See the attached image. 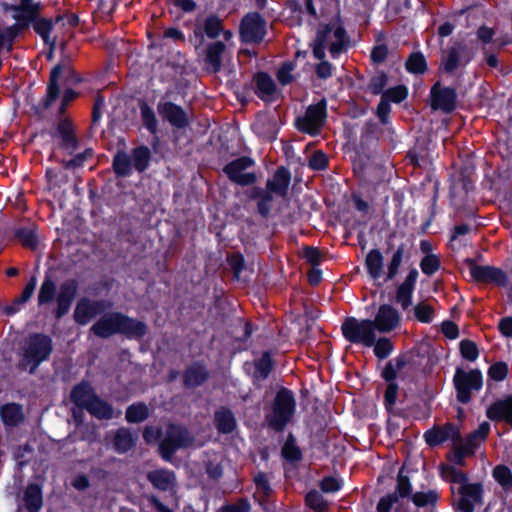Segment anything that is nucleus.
<instances>
[{
  "mask_svg": "<svg viewBox=\"0 0 512 512\" xmlns=\"http://www.w3.org/2000/svg\"><path fill=\"white\" fill-rule=\"evenodd\" d=\"M40 5L33 0H19L15 4H0V10L5 19H12L15 21L13 25L19 30L29 23L34 22V30L39 34L44 41L48 42L49 33L52 29V24L47 19H37Z\"/></svg>",
  "mask_w": 512,
  "mask_h": 512,
  "instance_id": "1",
  "label": "nucleus"
},
{
  "mask_svg": "<svg viewBox=\"0 0 512 512\" xmlns=\"http://www.w3.org/2000/svg\"><path fill=\"white\" fill-rule=\"evenodd\" d=\"M91 331L101 338L114 334H124L127 337H141L146 332L144 323L131 319L121 313L103 315L93 326Z\"/></svg>",
  "mask_w": 512,
  "mask_h": 512,
  "instance_id": "2",
  "label": "nucleus"
},
{
  "mask_svg": "<svg viewBox=\"0 0 512 512\" xmlns=\"http://www.w3.org/2000/svg\"><path fill=\"white\" fill-rule=\"evenodd\" d=\"M78 283L69 279L61 283L59 289H56L54 281L50 278H45L42 282L38 293L39 305L48 304L56 301L55 316L61 318L68 313L71 304L77 294Z\"/></svg>",
  "mask_w": 512,
  "mask_h": 512,
  "instance_id": "3",
  "label": "nucleus"
},
{
  "mask_svg": "<svg viewBox=\"0 0 512 512\" xmlns=\"http://www.w3.org/2000/svg\"><path fill=\"white\" fill-rule=\"evenodd\" d=\"M143 438L148 445H159V448H182L190 444L188 431L179 425L170 424L165 432L155 425L145 427Z\"/></svg>",
  "mask_w": 512,
  "mask_h": 512,
  "instance_id": "4",
  "label": "nucleus"
},
{
  "mask_svg": "<svg viewBox=\"0 0 512 512\" xmlns=\"http://www.w3.org/2000/svg\"><path fill=\"white\" fill-rule=\"evenodd\" d=\"M403 247L400 246L393 253L387 266V272L384 271V258L378 249H372L368 252L365 259V267L369 276L374 281L387 282L395 278L403 259Z\"/></svg>",
  "mask_w": 512,
  "mask_h": 512,
  "instance_id": "5",
  "label": "nucleus"
},
{
  "mask_svg": "<svg viewBox=\"0 0 512 512\" xmlns=\"http://www.w3.org/2000/svg\"><path fill=\"white\" fill-rule=\"evenodd\" d=\"M346 44L345 31L339 25L333 24L318 30L314 42V56L321 60L325 56V50H329L332 57H337Z\"/></svg>",
  "mask_w": 512,
  "mask_h": 512,
  "instance_id": "6",
  "label": "nucleus"
},
{
  "mask_svg": "<svg viewBox=\"0 0 512 512\" xmlns=\"http://www.w3.org/2000/svg\"><path fill=\"white\" fill-rule=\"evenodd\" d=\"M52 352L51 338L43 334L31 335L24 347L21 359V366L34 373L40 363L47 360Z\"/></svg>",
  "mask_w": 512,
  "mask_h": 512,
  "instance_id": "7",
  "label": "nucleus"
},
{
  "mask_svg": "<svg viewBox=\"0 0 512 512\" xmlns=\"http://www.w3.org/2000/svg\"><path fill=\"white\" fill-rule=\"evenodd\" d=\"M344 338L350 343L372 347L375 344L377 329L375 323L369 319L349 317L341 326Z\"/></svg>",
  "mask_w": 512,
  "mask_h": 512,
  "instance_id": "8",
  "label": "nucleus"
},
{
  "mask_svg": "<svg viewBox=\"0 0 512 512\" xmlns=\"http://www.w3.org/2000/svg\"><path fill=\"white\" fill-rule=\"evenodd\" d=\"M294 410L293 395L287 389H282L277 393L272 410L266 416V421L274 430H282L292 418Z\"/></svg>",
  "mask_w": 512,
  "mask_h": 512,
  "instance_id": "9",
  "label": "nucleus"
},
{
  "mask_svg": "<svg viewBox=\"0 0 512 512\" xmlns=\"http://www.w3.org/2000/svg\"><path fill=\"white\" fill-rule=\"evenodd\" d=\"M451 481L460 484L458 507L462 512H473L481 502L482 488L479 484L466 483V477L461 471L451 469Z\"/></svg>",
  "mask_w": 512,
  "mask_h": 512,
  "instance_id": "10",
  "label": "nucleus"
},
{
  "mask_svg": "<svg viewBox=\"0 0 512 512\" xmlns=\"http://www.w3.org/2000/svg\"><path fill=\"white\" fill-rule=\"evenodd\" d=\"M453 380L457 391V399L462 403L469 402L471 393L480 390L482 387V375L479 370L466 372L458 368Z\"/></svg>",
  "mask_w": 512,
  "mask_h": 512,
  "instance_id": "11",
  "label": "nucleus"
},
{
  "mask_svg": "<svg viewBox=\"0 0 512 512\" xmlns=\"http://www.w3.org/2000/svg\"><path fill=\"white\" fill-rule=\"evenodd\" d=\"M325 118L326 101L321 100L317 104L309 106L305 114L296 119L295 124L298 130L314 135L319 132Z\"/></svg>",
  "mask_w": 512,
  "mask_h": 512,
  "instance_id": "12",
  "label": "nucleus"
},
{
  "mask_svg": "<svg viewBox=\"0 0 512 512\" xmlns=\"http://www.w3.org/2000/svg\"><path fill=\"white\" fill-rule=\"evenodd\" d=\"M240 33L245 42H260L265 36V22L258 13H250L243 18Z\"/></svg>",
  "mask_w": 512,
  "mask_h": 512,
  "instance_id": "13",
  "label": "nucleus"
},
{
  "mask_svg": "<svg viewBox=\"0 0 512 512\" xmlns=\"http://www.w3.org/2000/svg\"><path fill=\"white\" fill-rule=\"evenodd\" d=\"M252 165L253 161L250 158L241 157L226 165L224 171L233 182L239 185H249L256 180L253 173L245 172Z\"/></svg>",
  "mask_w": 512,
  "mask_h": 512,
  "instance_id": "14",
  "label": "nucleus"
},
{
  "mask_svg": "<svg viewBox=\"0 0 512 512\" xmlns=\"http://www.w3.org/2000/svg\"><path fill=\"white\" fill-rule=\"evenodd\" d=\"M456 97L454 89L445 88L436 83L431 88V107L434 110L451 112L455 108Z\"/></svg>",
  "mask_w": 512,
  "mask_h": 512,
  "instance_id": "15",
  "label": "nucleus"
},
{
  "mask_svg": "<svg viewBox=\"0 0 512 512\" xmlns=\"http://www.w3.org/2000/svg\"><path fill=\"white\" fill-rule=\"evenodd\" d=\"M468 268L471 278L475 281L495 283L498 285H504L506 283V275L500 269L491 266H480L472 261H469Z\"/></svg>",
  "mask_w": 512,
  "mask_h": 512,
  "instance_id": "16",
  "label": "nucleus"
},
{
  "mask_svg": "<svg viewBox=\"0 0 512 512\" xmlns=\"http://www.w3.org/2000/svg\"><path fill=\"white\" fill-rule=\"evenodd\" d=\"M159 115L176 128H184L188 125V114L178 105L172 102H159L157 106Z\"/></svg>",
  "mask_w": 512,
  "mask_h": 512,
  "instance_id": "17",
  "label": "nucleus"
},
{
  "mask_svg": "<svg viewBox=\"0 0 512 512\" xmlns=\"http://www.w3.org/2000/svg\"><path fill=\"white\" fill-rule=\"evenodd\" d=\"M372 321L379 333H388L398 326L400 316L395 308L385 304L379 307L375 319Z\"/></svg>",
  "mask_w": 512,
  "mask_h": 512,
  "instance_id": "18",
  "label": "nucleus"
},
{
  "mask_svg": "<svg viewBox=\"0 0 512 512\" xmlns=\"http://www.w3.org/2000/svg\"><path fill=\"white\" fill-rule=\"evenodd\" d=\"M106 308L103 301H91L81 299L75 308L74 319L80 325H86L92 318L100 314Z\"/></svg>",
  "mask_w": 512,
  "mask_h": 512,
  "instance_id": "19",
  "label": "nucleus"
},
{
  "mask_svg": "<svg viewBox=\"0 0 512 512\" xmlns=\"http://www.w3.org/2000/svg\"><path fill=\"white\" fill-rule=\"evenodd\" d=\"M471 60L464 45L458 44L451 47L442 57V66L446 72H452L460 65H465Z\"/></svg>",
  "mask_w": 512,
  "mask_h": 512,
  "instance_id": "20",
  "label": "nucleus"
},
{
  "mask_svg": "<svg viewBox=\"0 0 512 512\" xmlns=\"http://www.w3.org/2000/svg\"><path fill=\"white\" fill-rule=\"evenodd\" d=\"M291 180L290 172L284 167H280L276 170L273 177L267 181L266 194L272 196L284 197L287 193Z\"/></svg>",
  "mask_w": 512,
  "mask_h": 512,
  "instance_id": "21",
  "label": "nucleus"
},
{
  "mask_svg": "<svg viewBox=\"0 0 512 512\" xmlns=\"http://www.w3.org/2000/svg\"><path fill=\"white\" fill-rule=\"evenodd\" d=\"M424 437L429 446H438L445 443L447 440L458 439L459 432L454 425L446 424L443 427H434L428 430Z\"/></svg>",
  "mask_w": 512,
  "mask_h": 512,
  "instance_id": "22",
  "label": "nucleus"
},
{
  "mask_svg": "<svg viewBox=\"0 0 512 512\" xmlns=\"http://www.w3.org/2000/svg\"><path fill=\"white\" fill-rule=\"evenodd\" d=\"M225 49L226 46L221 41L211 43L207 46L204 62L208 71L216 73L221 69Z\"/></svg>",
  "mask_w": 512,
  "mask_h": 512,
  "instance_id": "23",
  "label": "nucleus"
},
{
  "mask_svg": "<svg viewBox=\"0 0 512 512\" xmlns=\"http://www.w3.org/2000/svg\"><path fill=\"white\" fill-rule=\"evenodd\" d=\"M487 417L495 421L512 423V397H506L493 403L487 409Z\"/></svg>",
  "mask_w": 512,
  "mask_h": 512,
  "instance_id": "24",
  "label": "nucleus"
},
{
  "mask_svg": "<svg viewBox=\"0 0 512 512\" xmlns=\"http://www.w3.org/2000/svg\"><path fill=\"white\" fill-rule=\"evenodd\" d=\"M417 277V270H411L397 290L396 300L403 309H407L412 303V294Z\"/></svg>",
  "mask_w": 512,
  "mask_h": 512,
  "instance_id": "25",
  "label": "nucleus"
},
{
  "mask_svg": "<svg viewBox=\"0 0 512 512\" xmlns=\"http://www.w3.org/2000/svg\"><path fill=\"white\" fill-rule=\"evenodd\" d=\"M0 417L6 426H16L24 420L22 406L16 403H8L0 408Z\"/></svg>",
  "mask_w": 512,
  "mask_h": 512,
  "instance_id": "26",
  "label": "nucleus"
},
{
  "mask_svg": "<svg viewBox=\"0 0 512 512\" xmlns=\"http://www.w3.org/2000/svg\"><path fill=\"white\" fill-rule=\"evenodd\" d=\"M96 397L92 387L87 383H81L75 386L71 392V400L75 405L86 408L87 405Z\"/></svg>",
  "mask_w": 512,
  "mask_h": 512,
  "instance_id": "27",
  "label": "nucleus"
},
{
  "mask_svg": "<svg viewBox=\"0 0 512 512\" xmlns=\"http://www.w3.org/2000/svg\"><path fill=\"white\" fill-rule=\"evenodd\" d=\"M149 481L159 490L168 491L175 485L174 475L166 470H155L148 474Z\"/></svg>",
  "mask_w": 512,
  "mask_h": 512,
  "instance_id": "28",
  "label": "nucleus"
},
{
  "mask_svg": "<svg viewBox=\"0 0 512 512\" xmlns=\"http://www.w3.org/2000/svg\"><path fill=\"white\" fill-rule=\"evenodd\" d=\"M203 30L209 38H216L221 33H223V38L225 41H230L233 37L231 31H223L221 20L214 15L205 19L203 23Z\"/></svg>",
  "mask_w": 512,
  "mask_h": 512,
  "instance_id": "29",
  "label": "nucleus"
},
{
  "mask_svg": "<svg viewBox=\"0 0 512 512\" xmlns=\"http://www.w3.org/2000/svg\"><path fill=\"white\" fill-rule=\"evenodd\" d=\"M26 508L31 512H37L42 507V490L37 484H30L24 493Z\"/></svg>",
  "mask_w": 512,
  "mask_h": 512,
  "instance_id": "30",
  "label": "nucleus"
},
{
  "mask_svg": "<svg viewBox=\"0 0 512 512\" xmlns=\"http://www.w3.org/2000/svg\"><path fill=\"white\" fill-rule=\"evenodd\" d=\"M58 136L61 140V145L67 150H74L76 147V137L74 135V130L72 124L64 120L59 123L57 129Z\"/></svg>",
  "mask_w": 512,
  "mask_h": 512,
  "instance_id": "31",
  "label": "nucleus"
},
{
  "mask_svg": "<svg viewBox=\"0 0 512 512\" xmlns=\"http://www.w3.org/2000/svg\"><path fill=\"white\" fill-rule=\"evenodd\" d=\"M256 92L264 100L270 99L275 93V84L272 78L265 73H258L255 77Z\"/></svg>",
  "mask_w": 512,
  "mask_h": 512,
  "instance_id": "32",
  "label": "nucleus"
},
{
  "mask_svg": "<svg viewBox=\"0 0 512 512\" xmlns=\"http://www.w3.org/2000/svg\"><path fill=\"white\" fill-rule=\"evenodd\" d=\"M85 409L98 419H111L113 417L112 408L98 396L92 399Z\"/></svg>",
  "mask_w": 512,
  "mask_h": 512,
  "instance_id": "33",
  "label": "nucleus"
},
{
  "mask_svg": "<svg viewBox=\"0 0 512 512\" xmlns=\"http://www.w3.org/2000/svg\"><path fill=\"white\" fill-rule=\"evenodd\" d=\"M115 448H131L135 444V437L127 428H119L109 434Z\"/></svg>",
  "mask_w": 512,
  "mask_h": 512,
  "instance_id": "34",
  "label": "nucleus"
},
{
  "mask_svg": "<svg viewBox=\"0 0 512 512\" xmlns=\"http://www.w3.org/2000/svg\"><path fill=\"white\" fill-rule=\"evenodd\" d=\"M215 424L220 432L229 433L235 428L236 421L231 411L222 408L215 413Z\"/></svg>",
  "mask_w": 512,
  "mask_h": 512,
  "instance_id": "35",
  "label": "nucleus"
},
{
  "mask_svg": "<svg viewBox=\"0 0 512 512\" xmlns=\"http://www.w3.org/2000/svg\"><path fill=\"white\" fill-rule=\"evenodd\" d=\"M207 378L206 369L198 364L189 367L185 373L184 381L188 387H196L202 384Z\"/></svg>",
  "mask_w": 512,
  "mask_h": 512,
  "instance_id": "36",
  "label": "nucleus"
},
{
  "mask_svg": "<svg viewBox=\"0 0 512 512\" xmlns=\"http://www.w3.org/2000/svg\"><path fill=\"white\" fill-rule=\"evenodd\" d=\"M473 450H452L448 454V462L446 466L443 467V473L445 477H449L451 479V469L458 471L454 466L463 465L466 457L472 455Z\"/></svg>",
  "mask_w": 512,
  "mask_h": 512,
  "instance_id": "37",
  "label": "nucleus"
},
{
  "mask_svg": "<svg viewBox=\"0 0 512 512\" xmlns=\"http://www.w3.org/2000/svg\"><path fill=\"white\" fill-rule=\"evenodd\" d=\"M149 417V408L144 403L130 405L126 410V420L130 423H139Z\"/></svg>",
  "mask_w": 512,
  "mask_h": 512,
  "instance_id": "38",
  "label": "nucleus"
},
{
  "mask_svg": "<svg viewBox=\"0 0 512 512\" xmlns=\"http://www.w3.org/2000/svg\"><path fill=\"white\" fill-rule=\"evenodd\" d=\"M490 431V424L488 422L481 423L476 430L467 436V448H477L484 443Z\"/></svg>",
  "mask_w": 512,
  "mask_h": 512,
  "instance_id": "39",
  "label": "nucleus"
},
{
  "mask_svg": "<svg viewBox=\"0 0 512 512\" xmlns=\"http://www.w3.org/2000/svg\"><path fill=\"white\" fill-rule=\"evenodd\" d=\"M133 167L139 171H144L150 160V151L147 147H138L133 150L131 156Z\"/></svg>",
  "mask_w": 512,
  "mask_h": 512,
  "instance_id": "40",
  "label": "nucleus"
},
{
  "mask_svg": "<svg viewBox=\"0 0 512 512\" xmlns=\"http://www.w3.org/2000/svg\"><path fill=\"white\" fill-rule=\"evenodd\" d=\"M140 112L145 128L152 134H156L158 129V121L153 109L150 108L147 104L142 103L140 105Z\"/></svg>",
  "mask_w": 512,
  "mask_h": 512,
  "instance_id": "41",
  "label": "nucleus"
},
{
  "mask_svg": "<svg viewBox=\"0 0 512 512\" xmlns=\"http://www.w3.org/2000/svg\"><path fill=\"white\" fill-rule=\"evenodd\" d=\"M438 498L439 495L435 490L420 491L412 495V501L417 507L433 506Z\"/></svg>",
  "mask_w": 512,
  "mask_h": 512,
  "instance_id": "42",
  "label": "nucleus"
},
{
  "mask_svg": "<svg viewBox=\"0 0 512 512\" xmlns=\"http://www.w3.org/2000/svg\"><path fill=\"white\" fill-rule=\"evenodd\" d=\"M62 73V67L57 65L53 68L50 74V81L47 88V106L51 104L58 97L59 87L57 80Z\"/></svg>",
  "mask_w": 512,
  "mask_h": 512,
  "instance_id": "43",
  "label": "nucleus"
},
{
  "mask_svg": "<svg viewBox=\"0 0 512 512\" xmlns=\"http://www.w3.org/2000/svg\"><path fill=\"white\" fill-rule=\"evenodd\" d=\"M132 160L125 153H118L113 162V167L117 175L127 176L130 174L132 169Z\"/></svg>",
  "mask_w": 512,
  "mask_h": 512,
  "instance_id": "44",
  "label": "nucleus"
},
{
  "mask_svg": "<svg viewBox=\"0 0 512 512\" xmlns=\"http://www.w3.org/2000/svg\"><path fill=\"white\" fill-rule=\"evenodd\" d=\"M406 69L410 73L420 74L426 70V61L421 53H412L406 61Z\"/></svg>",
  "mask_w": 512,
  "mask_h": 512,
  "instance_id": "45",
  "label": "nucleus"
},
{
  "mask_svg": "<svg viewBox=\"0 0 512 512\" xmlns=\"http://www.w3.org/2000/svg\"><path fill=\"white\" fill-rule=\"evenodd\" d=\"M494 479L505 489L512 487V473L504 465H498L493 470Z\"/></svg>",
  "mask_w": 512,
  "mask_h": 512,
  "instance_id": "46",
  "label": "nucleus"
},
{
  "mask_svg": "<svg viewBox=\"0 0 512 512\" xmlns=\"http://www.w3.org/2000/svg\"><path fill=\"white\" fill-rule=\"evenodd\" d=\"M272 368V362L269 354L265 353L255 364V373L254 377L257 380L265 379Z\"/></svg>",
  "mask_w": 512,
  "mask_h": 512,
  "instance_id": "47",
  "label": "nucleus"
},
{
  "mask_svg": "<svg viewBox=\"0 0 512 512\" xmlns=\"http://www.w3.org/2000/svg\"><path fill=\"white\" fill-rule=\"evenodd\" d=\"M372 347L374 348V354L379 359L387 358L393 351V344L386 337L376 338L375 344Z\"/></svg>",
  "mask_w": 512,
  "mask_h": 512,
  "instance_id": "48",
  "label": "nucleus"
},
{
  "mask_svg": "<svg viewBox=\"0 0 512 512\" xmlns=\"http://www.w3.org/2000/svg\"><path fill=\"white\" fill-rule=\"evenodd\" d=\"M404 365V360L401 357H398L392 361H390L384 371H383V377L387 381H392L395 379L398 375V373L402 370Z\"/></svg>",
  "mask_w": 512,
  "mask_h": 512,
  "instance_id": "49",
  "label": "nucleus"
},
{
  "mask_svg": "<svg viewBox=\"0 0 512 512\" xmlns=\"http://www.w3.org/2000/svg\"><path fill=\"white\" fill-rule=\"evenodd\" d=\"M408 91L405 86H396L388 89L382 97L388 102L399 103L407 97Z\"/></svg>",
  "mask_w": 512,
  "mask_h": 512,
  "instance_id": "50",
  "label": "nucleus"
},
{
  "mask_svg": "<svg viewBox=\"0 0 512 512\" xmlns=\"http://www.w3.org/2000/svg\"><path fill=\"white\" fill-rule=\"evenodd\" d=\"M295 64L293 62H285L277 72V79L282 85L291 83L294 79L293 71Z\"/></svg>",
  "mask_w": 512,
  "mask_h": 512,
  "instance_id": "51",
  "label": "nucleus"
},
{
  "mask_svg": "<svg viewBox=\"0 0 512 512\" xmlns=\"http://www.w3.org/2000/svg\"><path fill=\"white\" fill-rule=\"evenodd\" d=\"M16 235L25 247L34 249L37 246V236L34 230L21 229Z\"/></svg>",
  "mask_w": 512,
  "mask_h": 512,
  "instance_id": "52",
  "label": "nucleus"
},
{
  "mask_svg": "<svg viewBox=\"0 0 512 512\" xmlns=\"http://www.w3.org/2000/svg\"><path fill=\"white\" fill-rule=\"evenodd\" d=\"M461 355L469 360L475 361L478 357V349L474 342L469 340H463L460 342Z\"/></svg>",
  "mask_w": 512,
  "mask_h": 512,
  "instance_id": "53",
  "label": "nucleus"
},
{
  "mask_svg": "<svg viewBox=\"0 0 512 512\" xmlns=\"http://www.w3.org/2000/svg\"><path fill=\"white\" fill-rule=\"evenodd\" d=\"M306 503L312 509L322 512L326 508V502L317 491H311L306 496Z\"/></svg>",
  "mask_w": 512,
  "mask_h": 512,
  "instance_id": "54",
  "label": "nucleus"
},
{
  "mask_svg": "<svg viewBox=\"0 0 512 512\" xmlns=\"http://www.w3.org/2000/svg\"><path fill=\"white\" fill-rule=\"evenodd\" d=\"M416 318L424 323H429L433 320V309L424 303H420L414 308Z\"/></svg>",
  "mask_w": 512,
  "mask_h": 512,
  "instance_id": "55",
  "label": "nucleus"
},
{
  "mask_svg": "<svg viewBox=\"0 0 512 512\" xmlns=\"http://www.w3.org/2000/svg\"><path fill=\"white\" fill-rule=\"evenodd\" d=\"M420 267L423 273L432 275L439 268V260L434 255H428L422 259Z\"/></svg>",
  "mask_w": 512,
  "mask_h": 512,
  "instance_id": "56",
  "label": "nucleus"
},
{
  "mask_svg": "<svg viewBox=\"0 0 512 512\" xmlns=\"http://www.w3.org/2000/svg\"><path fill=\"white\" fill-rule=\"evenodd\" d=\"M508 368L503 362H498L492 365L488 370V375L495 381H502L507 376Z\"/></svg>",
  "mask_w": 512,
  "mask_h": 512,
  "instance_id": "57",
  "label": "nucleus"
},
{
  "mask_svg": "<svg viewBox=\"0 0 512 512\" xmlns=\"http://www.w3.org/2000/svg\"><path fill=\"white\" fill-rule=\"evenodd\" d=\"M327 166V157L322 151H316L309 159V167L322 170Z\"/></svg>",
  "mask_w": 512,
  "mask_h": 512,
  "instance_id": "58",
  "label": "nucleus"
},
{
  "mask_svg": "<svg viewBox=\"0 0 512 512\" xmlns=\"http://www.w3.org/2000/svg\"><path fill=\"white\" fill-rule=\"evenodd\" d=\"M412 492V485L408 477L399 473L397 478V493L400 497H407Z\"/></svg>",
  "mask_w": 512,
  "mask_h": 512,
  "instance_id": "59",
  "label": "nucleus"
},
{
  "mask_svg": "<svg viewBox=\"0 0 512 512\" xmlns=\"http://www.w3.org/2000/svg\"><path fill=\"white\" fill-rule=\"evenodd\" d=\"M341 488V482L335 477H326L321 482V489L326 493H333Z\"/></svg>",
  "mask_w": 512,
  "mask_h": 512,
  "instance_id": "60",
  "label": "nucleus"
},
{
  "mask_svg": "<svg viewBox=\"0 0 512 512\" xmlns=\"http://www.w3.org/2000/svg\"><path fill=\"white\" fill-rule=\"evenodd\" d=\"M397 500V496L394 494L381 498L377 505V512H390Z\"/></svg>",
  "mask_w": 512,
  "mask_h": 512,
  "instance_id": "61",
  "label": "nucleus"
},
{
  "mask_svg": "<svg viewBox=\"0 0 512 512\" xmlns=\"http://www.w3.org/2000/svg\"><path fill=\"white\" fill-rule=\"evenodd\" d=\"M36 283V278L32 277L30 281L26 284L20 298L17 300V303H25L31 298L36 288Z\"/></svg>",
  "mask_w": 512,
  "mask_h": 512,
  "instance_id": "62",
  "label": "nucleus"
},
{
  "mask_svg": "<svg viewBox=\"0 0 512 512\" xmlns=\"http://www.w3.org/2000/svg\"><path fill=\"white\" fill-rule=\"evenodd\" d=\"M249 510V503L242 500L236 504L224 506L218 512H249Z\"/></svg>",
  "mask_w": 512,
  "mask_h": 512,
  "instance_id": "63",
  "label": "nucleus"
},
{
  "mask_svg": "<svg viewBox=\"0 0 512 512\" xmlns=\"http://www.w3.org/2000/svg\"><path fill=\"white\" fill-rule=\"evenodd\" d=\"M91 156H92V150L87 149L83 153L76 155L73 159L66 162L65 166L67 168H74V167L81 166L83 164V162L85 161V159H87Z\"/></svg>",
  "mask_w": 512,
  "mask_h": 512,
  "instance_id": "64",
  "label": "nucleus"
}]
</instances>
